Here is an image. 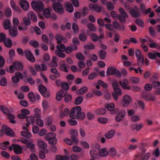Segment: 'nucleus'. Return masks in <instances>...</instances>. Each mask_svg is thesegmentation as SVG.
Listing matches in <instances>:
<instances>
[{
  "label": "nucleus",
  "instance_id": "a878e982",
  "mask_svg": "<svg viewBox=\"0 0 160 160\" xmlns=\"http://www.w3.org/2000/svg\"><path fill=\"white\" fill-rule=\"evenodd\" d=\"M115 133L114 131L111 130L105 134V137L108 139H110L113 136Z\"/></svg>",
  "mask_w": 160,
  "mask_h": 160
},
{
  "label": "nucleus",
  "instance_id": "7ed1b4c3",
  "mask_svg": "<svg viewBox=\"0 0 160 160\" xmlns=\"http://www.w3.org/2000/svg\"><path fill=\"white\" fill-rule=\"evenodd\" d=\"M119 11L120 14L117 16L118 18L121 23H126L125 18H128V14L122 8H119Z\"/></svg>",
  "mask_w": 160,
  "mask_h": 160
},
{
  "label": "nucleus",
  "instance_id": "c9c22d12",
  "mask_svg": "<svg viewBox=\"0 0 160 160\" xmlns=\"http://www.w3.org/2000/svg\"><path fill=\"white\" fill-rule=\"evenodd\" d=\"M83 100V98L82 96L78 97L75 100L74 103L76 105H78L80 104Z\"/></svg>",
  "mask_w": 160,
  "mask_h": 160
},
{
  "label": "nucleus",
  "instance_id": "680f3d73",
  "mask_svg": "<svg viewBox=\"0 0 160 160\" xmlns=\"http://www.w3.org/2000/svg\"><path fill=\"white\" fill-rule=\"evenodd\" d=\"M72 150L74 152H80L82 149L79 147L75 146L72 147Z\"/></svg>",
  "mask_w": 160,
  "mask_h": 160
},
{
  "label": "nucleus",
  "instance_id": "393cba45",
  "mask_svg": "<svg viewBox=\"0 0 160 160\" xmlns=\"http://www.w3.org/2000/svg\"><path fill=\"white\" fill-rule=\"evenodd\" d=\"M4 28L6 30L10 29V27L11 22L10 20L8 19L5 20L3 23Z\"/></svg>",
  "mask_w": 160,
  "mask_h": 160
},
{
  "label": "nucleus",
  "instance_id": "1a4fd4ad",
  "mask_svg": "<svg viewBox=\"0 0 160 160\" xmlns=\"http://www.w3.org/2000/svg\"><path fill=\"white\" fill-rule=\"evenodd\" d=\"M132 99L130 96L125 95L123 96L122 101V106L124 107L128 106L132 102Z\"/></svg>",
  "mask_w": 160,
  "mask_h": 160
},
{
  "label": "nucleus",
  "instance_id": "cd10ccee",
  "mask_svg": "<svg viewBox=\"0 0 160 160\" xmlns=\"http://www.w3.org/2000/svg\"><path fill=\"white\" fill-rule=\"evenodd\" d=\"M56 39L57 41V43L58 44L61 43L62 41L64 40L66 42L67 41L65 38L62 37L60 34L57 35L56 36Z\"/></svg>",
  "mask_w": 160,
  "mask_h": 160
},
{
  "label": "nucleus",
  "instance_id": "09e8293b",
  "mask_svg": "<svg viewBox=\"0 0 160 160\" xmlns=\"http://www.w3.org/2000/svg\"><path fill=\"white\" fill-rule=\"evenodd\" d=\"M107 8L108 10H113L114 8V6L111 2H109L107 3Z\"/></svg>",
  "mask_w": 160,
  "mask_h": 160
},
{
  "label": "nucleus",
  "instance_id": "338daca9",
  "mask_svg": "<svg viewBox=\"0 0 160 160\" xmlns=\"http://www.w3.org/2000/svg\"><path fill=\"white\" fill-rule=\"evenodd\" d=\"M69 113V109L67 108H65L64 109V112H62L60 116L62 117L63 116H66Z\"/></svg>",
  "mask_w": 160,
  "mask_h": 160
},
{
  "label": "nucleus",
  "instance_id": "6ab92c4d",
  "mask_svg": "<svg viewBox=\"0 0 160 160\" xmlns=\"http://www.w3.org/2000/svg\"><path fill=\"white\" fill-rule=\"evenodd\" d=\"M116 69L114 67L109 68L106 72L107 76L115 74Z\"/></svg>",
  "mask_w": 160,
  "mask_h": 160
},
{
  "label": "nucleus",
  "instance_id": "aec40b11",
  "mask_svg": "<svg viewBox=\"0 0 160 160\" xmlns=\"http://www.w3.org/2000/svg\"><path fill=\"white\" fill-rule=\"evenodd\" d=\"M66 9L68 12H71L73 11V8L72 5L70 2H67L65 5Z\"/></svg>",
  "mask_w": 160,
  "mask_h": 160
},
{
  "label": "nucleus",
  "instance_id": "e433bc0d",
  "mask_svg": "<svg viewBox=\"0 0 160 160\" xmlns=\"http://www.w3.org/2000/svg\"><path fill=\"white\" fill-rule=\"evenodd\" d=\"M152 86L155 89H160V82L158 81H154L152 83Z\"/></svg>",
  "mask_w": 160,
  "mask_h": 160
},
{
  "label": "nucleus",
  "instance_id": "f3484780",
  "mask_svg": "<svg viewBox=\"0 0 160 160\" xmlns=\"http://www.w3.org/2000/svg\"><path fill=\"white\" fill-rule=\"evenodd\" d=\"M66 93L67 92H64L62 90H60L56 94V99L58 101L61 100L63 97L65 96Z\"/></svg>",
  "mask_w": 160,
  "mask_h": 160
},
{
  "label": "nucleus",
  "instance_id": "864d4df0",
  "mask_svg": "<svg viewBox=\"0 0 160 160\" xmlns=\"http://www.w3.org/2000/svg\"><path fill=\"white\" fill-rule=\"evenodd\" d=\"M40 110L38 108H36L34 110V112L36 114L34 115V116L37 118H39L41 117L40 114Z\"/></svg>",
  "mask_w": 160,
  "mask_h": 160
},
{
  "label": "nucleus",
  "instance_id": "0eeeda50",
  "mask_svg": "<svg viewBox=\"0 0 160 160\" xmlns=\"http://www.w3.org/2000/svg\"><path fill=\"white\" fill-rule=\"evenodd\" d=\"M38 90L41 94L45 97H48L50 94L47 88L42 85H40L38 88Z\"/></svg>",
  "mask_w": 160,
  "mask_h": 160
},
{
  "label": "nucleus",
  "instance_id": "e2e57ef3",
  "mask_svg": "<svg viewBox=\"0 0 160 160\" xmlns=\"http://www.w3.org/2000/svg\"><path fill=\"white\" fill-rule=\"evenodd\" d=\"M70 134L71 135V138L77 137L78 136V132L75 130H71Z\"/></svg>",
  "mask_w": 160,
  "mask_h": 160
},
{
  "label": "nucleus",
  "instance_id": "603ef678",
  "mask_svg": "<svg viewBox=\"0 0 160 160\" xmlns=\"http://www.w3.org/2000/svg\"><path fill=\"white\" fill-rule=\"evenodd\" d=\"M138 64L140 65H142L144 64V57L143 56H141L138 58Z\"/></svg>",
  "mask_w": 160,
  "mask_h": 160
},
{
  "label": "nucleus",
  "instance_id": "8fccbe9b",
  "mask_svg": "<svg viewBox=\"0 0 160 160\" xmlns=\"http://www.w3.org/2000/svg\"><path fill=\"white\" fill-rule=\"evenodd\" d=\"M11 7L15 11H19V8L16 5L15 2L13 1H12L11 2Z\"/></svg>",
  "mask_w": 160,
  "mask_h": 160
},
{
  "label": "nucleus",
  "instance_id": "20e7f679",
  "mask_svg": "<svg viewBox=\"0 0 160 160\" xmlns=\"http://www.w3.org/2000/svg\"><path fill=\"white\" fill-rule=\"evenodd\" d=\"M53 9L56 12L60 14H62L64 13V9L62 5L59 2L53 3L52 5Z\"/></svg>",
  "mask_w": 160,
  "mask_h": 160
},
{
  "label": "nucleus",
  "instance_id": "ddd939ff",
  "mask_svg": "<svg viewBox=\"0 0 160 160\" xmlns=\"http://www.w3.org/2000/svg\"><path fill=\"white\" fill-rule=\"evenodd\" d=\"M19 3L21 7L24 10H27L29 8V4L26 0H20Z\"/></svg>",
  "mask_w": 160,
  "mask_h": 160
},
{
  "label": "nucleus",
  "instance_id": "5fc2aeb1",
  "mask_svg": "<svg viewBox=\"0 0 160 160\" xmlns=\"http://www.w3.org/2000/svg\"><path fill=\"white\" fill-rule=\"evenodd\" d=\"M5 13L6 16L7 17H10L12 14L11 11V9L8 8H7L5 10Z\"/></svg>",
  "mask_w": 160,
  "mask_h": 160
},
{
  "label": "nucleus",
  "instance_id": "2eb2a0df",
  "mask_svg": "<svg viewBox=\"0 0 160 160\" xmlns=\"http://www.w3.org/2000/svg\"><path fill=\"white\" fill-rule=\"evenodd\" d=\"M126 114V112L124 111H122L119 112L116 117V121L119 122L122 121L124 118L125 115Z\"/></svg>",
  "mask_w": 160,
  "mask_h": 160
},
{
  "label": "nucleus",
  "instance_id": "4c0bfd02",
  "mask_svg": "<svg viewBox=\"0 0 160 160\" xmlns=\"http://www.w3.org/2000/svg\"><path fill=\"white\" fill-rule=\"evenodd\" d=\"M67 66H68L66 63L61 64L60 66V69L62 71L68 72V71L67 70Z\"/></svg>",
  "mask_w": 160,
  "mask_h": 160
},
{
  "label": "nucleus",
  "instance_id": "7c9ffc66",
  "mask_svg": "<svg viewBox=\"0 0 160 160\" xmlns=\"http://www.w3.org/2000/svg\"><path fill=\"white\" fill-rule=\"evenodd\" d=\"M99 57L102 59L105 58L106 56V52L103 50H100L99 52Z\"/></svg>",
  "mask_w": 160,
  "mask_h": 160
},
{
  "label": "nucleus",
  "instance_id": "58836bf2",
  "mask_svg": "<svg viewBox=\"0 0 160 160\" xmlns=\"http://www.w3.org/2000/svg\"><path fill=\"white\" fill-rule=\"evenodd\" d=\"M8 117L9 119L10 120V122L12 123H16V122L13 120V119L15 118V116L12 114H9L8 115Z\"/></svg>",
  "mask_w": 160,
  "mask_h": 160
},
{
  "label": "nucleus",
  "instance_id": "72a5a7b5",
  "mask_svg": "<svg viewBox=\"0 0 160 160\" xmlns=\"http://www.w3.org/2000/svg\"><path fill=\"white\" fill-rule=\"evenodd\" d=\"M87 27L91 31L95 32L96 31V28L95 26L92 23H88L87 24Z\"/></svg>",
  "mask_w": 160,
  "mask_h": 160
},
{
  "label": "nucleus",
  "instance_id": "49530a36",
  "mask_svg": "<svg viewBox=\"0 0 160 160\" xmlns=\"http://www.w3.org/2000/svg\"><path fill=\"white\" fill-rule=\"evenodd\" d=\"M135 22L140 27H142L144 25L143 22L140 19H136Z\"/></svg>",
  "mask_w": 160,
  "mask_h": 160
},
{
  "label": "nucleus",
  "instance_id": "ea45409f",
  "mask_svg": "<svg viewBox=\"0 0 160 160\" xmlns=\"http://www.w3.org/2000/svg\"><path fill=\"white\" fill-rule=\"evenodd\" d=\"M4 44L6 47L8 48H10L12 45V42L10 38H8L7 41L4 42Z\"/></svg>",
  "mask_w": 160,
  "mask_h": 160
},
{
  "label": "nucleus",
  "instance_id": "9b49d317",
  "mask_svg": "<svg viewBox=\"0 0 160 160\" xmlns=\"http://www.w3.org/2000/svg\"><path fill=\"white\" fill-rule=\"evenodd\" d=\"M25 54L26 58L30 62H34L35 59L31 52L29 50H26L25 51Z\"/></svg>",
  "mask_w": 160,
  "mask_h": 160
},
{
  "label": "nucleus",
  "instance_id": "39448f33",
  "mask_svg": "<svg viewBox=\"0 0 160 160\" xmlns=\"http://www.w3.org/2000/svg\"><path fill=\"white\" fill-rule=\"evenodd\" d=\"M81 111V108L79 106H77L73 108L71 111L70 114V117L73 119H76L77 118V116L79 112Z\"/></svg>",
  "mask_w": 160,
  "mask_h": 160
},
{
  "label": "nucleus",
  "instance_id": "dca6fc26",
  "mask_svg": "<svg viewBox=\"0 0 160 160\" xmlns=\"http://www.w3.org/2000/svg\"><path fill=\"white\" fill-rule=\"evenodd\" d=\"M142 98L145 99L147 101H155L156 100V97L154 96L151 94H149L147 95H142Z\"/></svg>",
  "mask_w": 160,
  "mask_h": 160
},
{
  "label": "nucleus",
  "instance_id": "bb28decb",
  "mask_svg": "<svg viewBox=\"0 0 160 160\" xmlns=\"http://www.w3.org/2000/svg\"><path fill=\"white\" fill-rule=\"evenodd\" d=\"M56 160H69V157L66 156L58 155L56 156Z\"/></svg>",
  "mask_w": 160,
  "mask_h": 160
},
{
  "label": "nucleus",
  "instance_id": "6e6552de",
  "mask_svg": "<svg viewBox=\"0 0 160 160\" xmlns=\"http://www.w3.org/2000/svg\"><path fill=\"white\" fill-rule=\"evenodd\" d=\"M89 9L91 11H94L98 12H101L103 7L101 6H99L97 4L90 3L89 5Z\"/></svg>",
  "mask_w": 160,
  "mask_h": 160
},
{
  "label": "nucleus",
  "instance_id": "c756f323",
  "mask_svg": "<svg viewBox=\"0 0 160 160\" xmlns=\"http://www.w3.org/2000/svg\"><path fill=\"white\" fill-rule=\"evenodd\" d=\"M38 144L39 147L43 149H45L47 147V144L45 142L41 141H38Z\"/></svg>",
  "mask_w": 160,
  "mask_h": 160
},
{
  "label": "nucleus",
  "instance_id": "0e129e2a",
  "mask_svg": "<svg viewBox=\"0 0 160 160\" xmlns=\"http://www.w3.org/2000/svg\"><path fill=\"white\" fill-rule=\"evenodd\" d=\"M6 40V37L3 33H0V42L5 41Z\"/></svg>",
  "mask_w": 160,
  "mask_h": 160
},
{
  "label": "nucleus",
  "instance_id": "6e6d98bb",
  "mask_svg": "<svg viewBox=\"0 0 160 160\" xmlns=\"http://www.w3.org/2000/svg\"><path fill=\"white\" fill-rule=\"evenodd\" d=\"M55 137H54L48 140V142L51 144L55 145L57 143V140L55 138Z\"/></svg>",
  "mask_w": 160,
  "mask_h": 160
},
{
  "label": "nucleus",
  "instance_id": "052dcab7",
  "mask_svg": "<svg viewBox=\"0 0 160 160\" xmlns=\"http://www.w3.org/2000/svg\"><path fill=\"white\" fill-rule=\"evenodd\" d=\"M79 39L82 42H84L87 38V36H85L83 34H80L78 36Z\"/></svg>",
  "mask_w": 160,
  "mask_h": 160
},
{
  "label": "nucleus",
  "instance_id": "a19ab883",
  "mask_svg": "<svg viewBox=\"0 0 160 160\" xmlns=\"http://www.w3.org/2000/svg\"><path fill=\"white\" fill-rule=\"evenodd\" d=\"M76 57L77 59L80 60H83L85 59V58L81 52H78L77 53Z\"/></svg>",
  "mask_w": 160,
  "mask_h": 160
},
{
  "label": "nucleus",
  "instance_id": "4be33fe9",
  "mask_svg": "<svg viewBox=\"0 0 160 160\" xmlns=\"http://www.w3.org/2000/svg\"><path fill=\"white\" fill-rule=\"evenodd\" d=\"M88 91V88L84 86L77 91L78 94L83 95Z\"/></svg>",
  "mask_w": 160,
  "mask_h": 160
},
{
  "label": "nucleus",
  "instance_id": "13d9d810",
  "mask_svg": "<svg viewBox=\"0 0 160 160\" xmlns=\"http://www.w3.org/2000/svg\"><path fill=\"white\" fill-rule=\"evenodd\" d=\"M7 80L6 78L3 77L0 81V84L2 86H5L7 85Z\"/></svg>",
  "mask_w": 160,
  "mask_h": 160
},
{
  "label": "nucleus",
  "instance_id": "b1692460",
  "mask_svg": "<svg viewBox=\"0 0 160 160\" xmlns=\"http://www.w3.org/2000/svg\"><path fill=\"white\" fill-rule=\"evenodd\" d=\"M52 9L51 8L50 9L48 8H46L44 10H43V14L44 15V17L47 18H48L50 17V10H51Z\"/></svg>",
  "mask_w": 160,
  "mask_h": 160
},
{
  "label": "nucleus",
  "instance_id": "4d7b16f0",
  "mask_svg": "<svg viewBox=\"0 0 160 160\" xmlns=\"http://www.w3.org/2000/svg\"><path fill=\"white\" fill-rule=\"evenodd\" d=\"M21 113L26 117H27V115H29L30 114L29 111L25 109H22L21 110Z\"/></svg>",
  "mask_w": 160,
  "mask_h": 160
},
{
  "label": "nucleus",
  "instance_id": "423d86ee",
  "mask_svg": "<svg viewBox=\"0 0 160 160\" xmlns=\"http://www.w3.org/2000/svg\"><path fill=\"white\" fill-rule=\"evenodd\" d=\"M129 11L131 16L134 18L139 17L140 16L139 9L137 6H135L134 8H129Z\"/></svg>",
  "mask_w": 160,
  "mask_h": 160
},
{
  "label": "nucleus",
  "instance_id": "9d476101",
  "mask_svg": "<svg viewBox=\"0 0 160 160\" xmlns=\"http://www.w3.org/2000/svg\"><path fill=\"white\" fill-rule=\"evenodd\" d=\"M9 32L11 37H16L18 34V29L15 27L11 26L9 30Z\"/></svg>",
  "mask_w": 160,
  "mask_h": 160
},
{
  "label": "nucleus",
  "instance_id": "3c124183",
  "mask_svg": "<svg viewBox=\"0 0 160 160\" xmlns=\"http://www.w3.org/2000/svg\"><path fill=\"white\" fill-rule=\"evenodd\" d=\"M62 88L65 90L67 91L68 90L69 88V85L68 83L66 82H63L61 84Z\"/></svg>",
  "mask_w": 160,
  "mask_h": 160
},
{
  "label": "nucleus",
  "instance_id": "f704fd0d",
  "mask_svg": "<svg viewBox=\"0 0 160 160\" xmlns=\"http://www.w3.org/2000/svg\"><path fill=\"white\" fill-rule=\"evenodd\" d=\"M21 135L27 138H30L31 137V134L29 132L22 131L21 132Z\"/></svg>",
  "mask_w": 160,
  "mask_h": 160
},
{
  "label": "nucleus",
  "instance_id": "37998d69",
  "mask_svg": "<svg viewBox=\"0 0 160 160\" xmlns=\"http://www.w3.org/2000/svg\"><path fill=\"white\" fill-rule=\"evenodd\" d=\"M26 121L28 122L32 123V124H33L35 121L34 117L32 116H30L28 117H27Z\"/></svg>",
  "mask_w": 160,
  "mask_h": 160
},
{
  "label": "nucleus",
  "instance_id": "a211bd4d",
  "mask_svg": "<svg viewBox=\"0 0 160 160\" xmlns=\"http://www.w3.org/2000/svg\"><path fill=\"white\" fill-rule=\"evenodd\" d=\"M5 131L4 132L5 133L10 137H14L15 136L14 132L8 127H7L5 129Z\"/></svg>",
  "mask_w": 160,
  "mask_h": 160
},
{
  "label": "nucleus",
  "instance_id": "f8f14e48",
  "mask_svg": "<svg viewBox=\"0 0 160 160\" xmlns=\"http://www.w3.org/2000/svg\"><path fill=\"white\" fill-rule=\"evenodd\" d=\"M12 146L13 148V150L16 154H20L22 153V148L19 145L12 144Z\"/></svg>",
  "mask_w": 160,
  "mask_h": 160
},
{
  "label": "nucleus",
  "instance_id": "c85d7f7f",
  "mask_svg": "<svg viewBox=\"0 0 160 160\" xmlns=\"http://www.w3.org/2000/svg\"><path fill=\"white\" fill-rule=\"evenodd\" d=\"M109 154L112 157H115L116 156L117 151L114 148H112L109 150Z\"/></svg>",
  "mask_w": 160,
  "mask_h": 160
},
{
  "label": "nucleus",
  "instance_id": "bf43d9fd",
  "mask_svg": "<svg viewBox=\"0 0 160 160\" xmlns=\"http://www.w3.org/2000/svg\"><path fill=\"white\" fill-rule=\"evenodd\" d=\"M62 52L59 51H55V53L59 57L62 58H64L65 56V54Z\"/></svg>",
  "mask_w": 160,
  "mask_h": 160
},
{
  "label": "nucleus",
  "instance_id": "f03ea898",
  "mask_svg": "<svg viewBox=\"0 0 160 160\" xmlns=\"http://www.w3.org/2000/svg\"><path fill=\"white\" fill-rule=\"evenodd\" d=\"M31 4L32 8L35 11L42 12L44 9V5L41 1H33L32 2Z\"/></svg>",
  "mask_w": 160,
  "mask_h": 160
},
{
  "label": "nucleus",
  "instance_id": "5701e85b",
  "mask_svg": "<svg viewBox=\"0 0 160 160\" xmlns=\"http://www.w3.org/2000/svg\"><path fill=\"white\" fill-rule=\"evenodd\" d=\"M99 153L101 156L104 157L108 155V152L105 148H103L99 150Z\"/></svg>",
  "mask_w": 160,
  "mask_h": 160
},
{
  "label": "nucleus",
  "instance_id": "2f4dec72",
  "mask_svg": "<svg viewBox=\"0 0 160 160\" xmlns=\"http://www.w3.org/2000/svg\"><path fill=\"white\" fill-rule=\"evenodd\" d=\"M119 83L123 88L126 87L129 84L128 82L126 79H124L122 82L121 81H119Z\"/></svg>",
  "mask_w": 160,
  "mask_h": 160
},
{
  "label": "nucleus",
  "instance_id": "f257e3e1",
  "mask_svg": "<svg viewBox=\"0 0 160 160\" xmlns=\"http://www.w3.org/2000/svg\"><path fill=\"white\" fill-rule=\"evenodd\" d=\"M13 68L18 71H22L23 68V65L18 61H15L13 63L12 65L9 66V69H7V71L11 73H13L15 72Z\"/></svg>",
  "mask_w": 160,
  "mask_h": 160
},
{
  "label": "nucleus",
  "instance_id": "412c9836",
  "mask_svg": "<svg viewBox=\"0 0 160 160\" xmlns=\"http://www.w3.org/2000/svg\"><path fill=\"white\" fill-rule=\"evenodd\" d=\"M56 134L55 133L53 132H49L44 137V139L48 141L49 139L54 138V137H56Z\"/></svg>",
  "mask_w": 160,
  "mask_h": 160
},
{
  "label": "nucleus",
  "instance_id": "c03bdc74",
  "mask_svg": "<svg viewBox=\"0 0 160 160\" xmlns=\"http://www.w3.org/2000/svg\"><path fill=\"white\" fill-rule=\"evenodd\" d=\"M23 22L26 26H29L30 25L31 21L30 19L28 18H24L23 19Z\"/></svg>",
  "mask_w": 160,
  "mask_h": 160
},
{
  "label": "nucleus",
  "instance_id": "774afa93",
  "mask_svg": "<svg viewBox=\"0 0 160 160\" xmlns=\"http://www.w3.org/2000/svg\"><path fill=\"white\" fill-rule=\"evenodd\" d=\"M107 108L108 110L112 111L114 108V104L113 103L109 104L107 105Z\"/></svg>",
  "mask_w": 160,
  "mask_h": 160
},
{
  "label": "nucleus",
  "instance_id": "79ce46f5",
  "mask_svg": "<svg viewBox=\"0 0 160 160\" xmlns=\"http://www.w3.org/2000/svg\"><path fill=\"white\" fill-rule=\"evenodd\" d=\"M28 97L32 102H33L35 100V95L32 92H29L28 94Z\"/></svg>",
  "mask_w": 160,
  "mask_h": 160
},
{
  "label": "nucleus",
  "instance_id": "69168bd1",
  "mask_svg": "<svg viewBox=\"0 0 160 160\" xmlns=\"http://www.w3.org/2000/svg\"><path fill=\"white\" fill-rule=\"evenodd\" d=\"M152 84L150 85L149 84H147L145 86L144 88L147 91H150L152 89Z\"/></svg>",
  "mask_w": 160,
  "mask_h": 160
},
{
  "label": "nucleus",
  "instance_id": "473e14b6",
  "mask_svg": "<svg viewBox=\"0 0 160 160\" xmlns=\"http://www.w3.org/2000/svg\"><path fill=\"white\" fill-rule=\"evenodd\" d=\"M57 48L58 50L57 51H61V52L65 51L66 50L65 46L64 44H62L57 45Z\"/></svg>",
  "mask_w": 160,
  "mask_h": 160
},
{
  "label": "nucleus",
  "instance_id": "4468645a",
  "mask_svg": "<svg viewBox=\"0 0 160 160\" xmlns=\"http://www.w3.org/2000/svg\"><path fill=\"white\" fill-rule=\"evenodd\" d=\"M28 18L34 22H36L37 21V18L35 13L32 12L30 11L28 14Z\"/></svg>",
  "mask_w": 160,
  "mask_h": 160
},
{
  "label": "nucleus",
  "instance_id": "de8ad7c7",
  "mask_svg": "<svg viewBox=\"0 0 160 160\" xmlns=\"http://www.w3.org/2000/svg\"><path fill=\"white\" fill-rule=\"evenodd\" d=\"M30 44L35 48H37L39 46V43L36 41H31L30 42Z\"/></svg>",
  "mask_w": 160,
  "mask_h": 160
},
{
  "label": "nucleus",
  "instance_id": "a18cd8bd",
  "mask_svg": "<svg viewBox=\"0 0 160 160\" xmlns=\"http://www.w3.org/2000/svg\"><path fill=\"white\" fill-rule=\"evenodd\" d=\"M85 117V114H84V113L80 111V112H79L78 113V114L77 118L76 119L82 120Z\"/></svg>",
  "mask_w": 160,
  "mask_h": 160
}]
</instances>
